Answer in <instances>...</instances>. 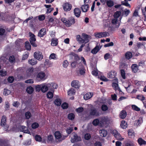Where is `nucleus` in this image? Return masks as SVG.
I'll list each match as a JSON object with an SVG mask.
<instances>
[{
    "mask_svg": "<svg viewBox=\"0 0 146 146\" xmlns=\"http://www.w3.org/2000/svg\"><path fill=\"white\" fill-rule=\"evenodd\" d=\"M73 130L72 128L70 127L67 129L66 132L68 134H70L72 132Z\"/></svg>",
    "mask_w": 146,
    "mask_h": 146,
    "instance_id": "nucleus-63",
    "label": "nucleus"
},
{
    "mask_svg": "<svg viewBox=\"0 0 146 146\" xmlns=\"http://www.w3.org/2000/svg\"><path fill=\"white\" fill-rule=\"evenodd\" d=\"M81 8L82 12H86L89 9V5L87 4H84V5H83L81 7Z\"/></svg>",
    "mask_w": 146,
    "mask_h": 146,
    "instance_id": "nucleus-22",
    "label": "nucleus"
},
{
    "mask_svg": "<svg viewBox=\"0 0 146 146\" xmlns=\"http://www.w3.org/2000/svg\"><path fill=\"white\" fill-rule=\"evenodd\" d=\"M41 91L43 93L46 92L49 89L48 87V84L46 83L42 84Z\"/></svg>",
    "mask_w": 146,
    "mask_h": 146,
    "instance_id": "nucleus-18",
    "label": "nucleus"
},
{
    "mask_svg": "<svg viewBox=\"0 0 146 146\" xmlns=\"http://www.w3.org/2000/svg\"><path fill=\"white\" fill-rule=\"evenodd\" d=\"M46 29L43 28L41 29L38 33V36L40 37L43 36L46 34Z\"/></svg>",
    "mask_w": 146,
    "mask_h": 146,
    "instance_id": "nucleus-19",
    "label": "nucleus"
},
{
    "mask_svg": "<svg viewBox=\"0 0 146 146\" xmlns=\"http://www.w3.org/2000/svg\"><path fill=\"white\" fill-rule=\"evenodd\" d=\"M48 87L49 90L54 92V89H56L58 87V86L56 83L51 82L48 84Z\"/></svg>",
    "mask_w": 146,
    "mask_h": 146,
    "instance_id": "nucleus-10",
    "label": "nucleus"
},
{
    "mask_svg": "<svg viewBox=\"0 0 146 146\" xmlns=\"http://www.w3.org/2000/svg\"><path fill=\"white\" fill-rule=\"evenodd\" d=\"M45 73L42 72L38 73L36 75V79L38 82L44 81L46 79Z\"/></svg>",
    "mask_w": 146,
    "mask_h": 146,
    "instance_id": "nucleus-3",
    "label": "nucleus"
},
{
    "mask_svg": "<svg viewBox=\"0 0 146 146\" xmlns=\"http://www.w3.org/2000/svg\"><path fill=\"white\" fill-rule=\"evenodd\" d=\"M100 49L99 47L98 46H96L92 50L91 52L93 54H95L99 51Z\"/></svg>",
    "mask_w": 146,
    "mask_h": 146,
    "instance_id": "nucleus-27",
    "label": "nucleus"
},
{
    "mask_svg": "<svg viewBox=\"0 0 146 146\" xmlns=\"http://www.w3.org/2000/svg\"><path fill=\"white\" fill-rule=\"evenodd\" d=\"M100 135L102 137H106L107 135V131L104 129L100 130L99 131Z\"/></svg>",
    "mask_w": 146,
    "mask_h": 146,
    "instance_id": "nucleus-26",
    "label": "nucleus"
},
{
    "mask_svg": "<svg viewBox=\"0 0 146 146\" xmlns=\"http://www.w3.org/2000/svg\"><path fill=\"white\" fill-rule=\"evenodd\" d=\"M101 109L103 111H106L108 110V108L106 105L103 104L102 106Z\"/></svg>",
    "mask_w": 146,
    "mask_h": 146,
    "instance_id": "nucleus-49",
    "label": "nucleus"
},
{
    "mask_svg": "<svg viewBox=\"0 0 146 146\" xmlns=\"http://www.w3.org/2000/svg\"><path fill=\"white\" fill-rule=\"evenodd\" d=\"M22 131L25 133L30 134V132L28 128L24 126H22L21 127Z\"/></svg>",
    "mask_w": 146,
    "mask_h": 146,
    "instance_id": "nucleus-28",
    "label": "nucleus"
},
{
    "mask_svg": "<svg viewBox=\"0 0 146 146\" xmlns=\"http://www.w3.org/2000/svg\"><path fill=\"white\" fill-rule=\"evenodd\" d=\"M121 15V12L119 11H117L115 12L114 15V17L115 18L118 19L119 20V17H120ZM121 17H120V18Z\"/></svg>",
    "mask_w": 146,
    "mask_h": 146,
    "instance_id": "nucleus-36",
    "label": "nucleus"
},
{
    "mask_svg": "<svg viewBox=\"0 0 146 146\" xmlns=\"http://www.w3.org/2000/svg\"><path fill=\"white\" fill-rule=\"evenodd\" d=\"M34 58L37 60H40L43 58L42 52L39 51L35 52L34 54Z\"/></svg>",
    "mask_w": 146,
    "mask_h": 146,
    "instance_id": "nucleus-9",
    "label": "nucleus"
},
{
    "mask_svg": "<svg viewBox=\"0 0 146 146\" xmlns=\"http://www.w3.org/2000/svg\"><path fill=\"white\" fill-rule=\"evenodd\" d=\"M116 75V72L115 71H111L109 72L107 74L108 78L110 79L115 78Z\"/></svg>",
    "mask_w": 146,
    "mask_h": 146,
    "instance_id": "nucleus-17",
    "label": "nucleus"
},
{
    "mask_svg": "<svg viewBox=\"0 0 146 146\" xmlns=\"http://www.w3.org/2000/svg\"><path fill=\"white\" fill-rule=\"evenodd\" d=\"M113 80L115 82H113L112 83V87L115 91L118 90L119 92H121V89L118 87V85L117 84L118 79L117 78H115Z\"/></svg>",
    "mask_w": 146,
    "mask_h": 146,
    "instance_id": "nucleus-8",
    "label": "nucleus"
},
{
    "mask_svg": "<svg viewBox=\"0 0 146 146\" xmlns=\"http://www.w3.org/2000/svg\"><path fill=\"white\" fill-rule=\"evenodd\" d=\"M75 89L73 88L70 89L68 92V95L71 96L74 95L75 93Z\"/></svg>",
    "mask_w": 146,
    "mask_h": 146,
    "instance_id": "nucleus-29",
    "label": "nucleus"
},
{
    "mask_svg": "<svg viewBox=\"0 0 146 146\" xmlns=\"http://www.w3.org/2000/svg\"><path fill=\"white\" fill-rule=\"evenodd\" d=\"M88 111L89 115L87 118L88 119L90 118L92 116H97L99 115L97 110L93 106L88 110Z\"/></svg>",
    "mask_w": 146,
    "mask_h": 146,
    "instance_id": "nucleus-1",
    "label": "nucleus"
},
{
    "mask_svg": "<svg viewBox=\"0 0 146 146\" xmlns=\"http://www.w3.org/2000/svg\"><path fill=\"white\" fill-rule=\"evenodd\" d=\"M54 103L56 105L59 106L61 104V100L60 99H57L55 100Z\"/></svg>",
    "mask_w": 146,
    "mask_h": 146,
    "instance_id": "nucleus-39",
    "label": "nucleus"
},
{
    "mask_svg": "<svg viewBox=\"0 0 146 146\" xmlns=\"http://www.w3.org/2000/svg\"><path fill=\"white\" fill-rule=\"evenodd\" d=\"M49 59L50 60H56L57 59L56 55L54 53H52L50 56Z\"/></svg>",
    "mask_w": 146,
    "mask_h": 146,
    "instance_id": "nucleus-40",
    "label": "nucleus"
},
{
    "mask_svg": "<svg viewBox=\"0 0 146 146\" xmlns=\"http://www.w3.org/2000/svg\"><path fill=\"white\" fill-rule=\"evenodd\" d=\"M47 141L48 143H51L53 140V136L51 135H50L47 137Z\"/></svg>",
    "mask_w": 146,
    "mask_h": 146,
    "instance_id": "nucleus-41",
    "label": "nucleus"
},
{
    "mask_svg": "<svg viewBox=\"0 0 146 146\" xmlns=\"http://www.w3.org/2000/svg\"><path fill=\"white\" fill-rule=\"evenodd\" d=\"M109 34L108 33L106 32L97 33H94L95 37L98 38L108 36H109Z\"/></svg>",
    "mask_w": 146,
    "mask_h": 146,
    "instance_id": "nucleus-6",
    "label": "nucleus"
},
{
    "mask_svg": "<svg viewBox=\"0 0 146 146\" xmlns=\"http://www.w3.org/2000/svg\"><path fill=\"white\" fill-rule=\"evenodd\" d=\"M106 5L109 7H113L114 5L113 1L111 0H109L107 1L106 2Z\"/></svg>",
    "mask_w": 146,
    "mask_h": 146,
    "instance_id": "nucleus-30",
    "label": "nucleus"
},
{
    "mask_svg": "<svg viewBox=\"0 0 146 146\" xmlns=\"http://www.w3.org/2000/svg\"><path fill=\"white\" fill-rule=\"evenodd\" d=\"M84 110V108L82 107H80L76 110V111L79 113L82 112Z\"/></svg>",
    "mask_w": 146,
    "mask_h": 146,
    "instance_id": "nucleus-53",
    "label": "nucleus"
},
{
    "mask_svg": "<svg viewBox=\"0 0 146 146\" xmlns=\"http://www.w3.org/2000/svg\"><path fill=\"white\" fill-rule=\"evenodd\" d=\"M47 96L48 98L51 99L53 96V93L51 92H48L47 94Z\"/></svg>",
    "mask_w": 146,
    "mask_h": 146,
    "instance_id": "nucleus-46",
    "label": "nucleus"
},
{
    "mask_svg": "<svg viewBox=\"0 0 146 146\" xmlns=\"http://www.w3.org/2000/svg\"><path fill=\"white\" fill-rule=\"evenodd\" d=\"M94 146H102V144L101 142L97 141L94 143Z\"/></svg>",
    "mask_w": 146,
    "mask_h": 146,
    "instance_id": "nucleus-64",
    "label": "nucleus"
},
{
    "mask_svg": "<svg viewBox=\"0 0 146 146\" xmlns=\"http://www.w3.org/2000/svg\"><path fill=\"white\" fill-rule=\"evenodd\" d=\"M70 137L71 138V141L72 143H75L81 140V137L78 135L77 134L75 133H72L70 135Z\"/></svg>",
    "mask_w": 146,
    "mask_h": 146,
    "instance_id": "nucleus-2",
    "label": "nucleus"
},
{
    "mask_svg": "<svg viewBox=\"0 0 146 146\" xmlns=\"http://www.w3.org/2000/svg\"><path fill=\"white\" fill-rule=\"evenodd\" d=\"M71 86L75 88H78L80 86L79 84V82L77 80H74L71 83Z\"/></svg>",
    "mask_w": 146,
    "mask_h": 146,
    "instance_id": "nucleus-20",
    "label": "nucleus"
},
{
    "mask_svg": "<svg viewBox=\"0 0 146 146\" xmlns=\"http://www.w3.org/2000/svg\"><path fill=\"white\" fill-rule=\"evenodd\" d=\"M137 141L139 144L140 145L146 144V141L141 138H139L137 140Z\"/></svg>",
    "mask_w": 146,
    "mask_h": 146,
    "instance_id": "nucleus-31",
    "label": "nucleus"
},
{
    "mask_svg": "<svg viewBox=\"0 0 146 146\" xmlns=\"http://www.w3.org/2000/svg\"><path fill=\"white\" fill-rule=\"evenodd\" d=\"M121 4L125 5L126 7H130V4L128 3V1H122L121 2Z\"/></svg>",
    "mask_w": 146,
    "mask_h": 146,
    "instance_id": "nucleus-60",
    "label": "nucleus"
},
{
    "mask_svg": "<svg viewBox=\"0 0 146 146\" xmlns=\"http://www.w3.org/2000/svg\"><path fill=\"white\" fill-rule=\"evenodd\" d=\"M11 93V91L10 90L5 88L3 92V94L5 96H7L9 94Z\"/></svg>",
    "mask_w": 146,
    "mask_h": 146,
    "instance_id": "nucleus-48",
    "label": "nucleus"
},
{
    "mask_svg": "<svg viewBox=\"0 0 146 146\" xmlns=\"http://www.w3.org/2000/svg\"><path fill=\"white\" fill-rule=\"evenodd\" d=\"M131 107L132 109L135 111H139L140 110V109L137 106L135 105H132Z\"/></svg>",
    "mask_w": 146,
    "mask_h": 146,
    "instance_id": "nucleus-45",
    "label": "nucleus"
},
{
    "mask_svg": "<svg viewBox=\"0 0 146 146\" xmlns=\"http://www.w3.org/2000/svg\"><path fill=\"white\" fill-rule=\"evenodd\" d=\"M14 80V78L13 76H9L7 79L8 81L10 83L13 82Z\"/></svg>",
    "mask_w": 146,
    "mask_h": 146,
    "instance_id": "nucleus-56",
    "label": "nucleus"
},
{
    "mask_svg": "<svg viewBox=\"0 0 146 146\" xmlns=\"http://www.w3.org/2000/svg\"><path fill=\"white\" fill-rule=\"evenodd\" d=\"M132 54L130 52H127L125 55V57L127 59H129L132 58Z\"/></svg>",
    "mask_w": 146,
    "mask_h": 146,
    "instance_id": "nucleus-32",
    "label": "nucleus"
},
{
    "mask_svg": "<svg viewBox=\"0 0 146 146\" xmlns=\"http://www.w3.org/2000/svg\"><path fill=\"white\" fill-rule=\"evenodd\" d=\"M61 107L63 109H66L68 108V104L67 103L64 102L62 104Z\"/></svg>",
    "mask_w": 146,
    "mask_h": 146,
    "instance_id": "nucleus-59",
    "label": "nucleus"
},
{
    "mask_svg": "<svg viewBox=\"0 0 146 146\" xmlns=\"http://www.w3.org/2000/svg\"><path fill=\"white\" fill-rule=\"evenodd\" d=\"M45 18V16L44 15H40L38 16V19L40 21H42L44 20Z\"/></svg>",
    "mask_w": 146,
    "mask_h": 146,
    "instance_id": "nucleus-55",
    "label": "nucleus"
},
{
    "mask_svg": "<svg viewBox=\"0 0 146 146\" xmlns=\"http://www.w3.org/2000/svg\"><path fill=\"white\" fill-rule=\"evenodd\" d=\"M34 69L33 67L29 68L27 71V75L28 77L33 76L35 74L34 73Z\"/></svg>",
    "mask_w": 146,
    "mask_h": 146,
    "instance_id": "nucleus-13",
    "label": "nucleus"
},
{
    "mask_svg": "<svg viewBox=\"0 0 146 146\" xmlns=\"http://www.w3.org/2000/svg\"><path fill=\"white\" fill-rule=\"evenodd\" d=\"M131 68L132 72L135 73L137 72L139 70L138 65L135 64H132L131 66Z\"/></svg>",
    "mask_w": 146,
    "mask_h": 146,
    "instance_id": "nucleus-16",
    "label": "nucleus"
},
{
    "mask_svg": "<svg viewBox=\"0 0 146 146\" xmlns=\"http://www.w3.org/2000/svg\"><path fill=\"white\" fill-rule=\"evenodd\" d=\"M99 123V120L98 119H94L93 122V124L95 126H97Z\"/></svg>",
    "mask_w": 146,
    "mask_h": 146,
    "instance_id": "nucleus-47",
    "label": "nucleus"
},
{
    "mask_svg": "<svg viewBox=\"0 0 146 146\" xmlns=\"http://www.w3.org/2000/svg\"><path fill=\"white\" fill-rule=\"evenodd\" d=\"M58 41L57 39L54 38L51 39V44L52 46H56L58 44Z\"/></svg>",
    "mask_w": 146,
    "mask_h": 146,
    "instance_id": "nucleus-25",
    "label": "nucleus"
},
{
    "mask_svg": "<svg viewBox=\"0 0 146 146\" xmlns=\"http://www.w3.org/2000/svg\"><path fill=\"white\" fill-rule=\"evenodd\" d=\"M55 137L57 142H60L64 140L66 137V136H62L61 133L59 131H56L54 133Z\"/></svg>",
    "mask_w": 146,
    "mask_h": 146,
    "instance_id": "nucleus-4",
    "label": "nucleus"
},
{
    "mask_svg": "<svg viewBox=\"0 0 146 146\" xmlns=\"http://www.w3.org/2000/svg\"><path fill=\"white\" fill-rule=\"evenodd\" d=\"M29 34L30 36L29 41L31 44L33 46L36 47L37 45L35 42L36 41L35 35L31 32H29Z\"/></svg>",
    "mask_w": 146,
    "mask_h": 146,
    "instance_id": "nucleus-5",
    "label": "nucleus"
},
{
    "mask_svg": "<svg viewBox=\"0 0 146 146\" xmlns=\"http://www.w3.org/2000/svg\"><path fill=\"white\" fill-rule=\"evenodd\" d=\"M68 64V62L67 60H64L63 62V67L65 68H67Z\"/></svg>",
    "mask_w": 146,
    "mask_h": 146,
    "instance_id": "nucleus-52",
    "label": "nucleus"
},
{
    "mask_svg": "<svg viewBox=\"0 0 146 146\" xmlns=\"http://www.w3.org/2000/svg\"><path fill=\"white\" fill-rule=\"evenodd\" d=\"M38 124L36 123L35 122L33 123L32 125V127L33 129H36L38 127Z\"/></svg>",
    "mask_w": 146,
    "mask_h": 146,
    "instance_id": "nucleus-58",
    "label": "nucleus"
},
{
    "mask_svg": "<svg viewBox=\"0 0 146 146\" xmlns=\"http://www.w3.org/2000/svg\"><path fill=\"white\" fill-rule=\"evenodd\" d=\"M120 126L122 128L125 129L127 127V124L125 121L123 120L121 122Z\"/></svg>",
    "mask_w": 146,
    "mask_h": 146,
    "instance_id": "nucleus-34",
    "label": "nucleus"
},
{
    "mask_svg": "<svg viewBox=\"0 0 146 146\" xmlns=\"http://www.w3.org/2000/svg\"><path fill=\"white\" fill-rule=\"evenodd\" d=\"M64 10L65 11H70L72 9V5L69 3H64L62 6Z\"/></svg>",
    "mask_w": 146,
    "mask_h": 146,
    "instance_id": "nucleus-7",
    "label": "nucleus"
},
{
    "mask_svg": "<svg viewBox=\"0 0 146 146\" xmlns=\"http://www.w3.org/2000/svg\"><path fill=\"white\" fill-rule=\"evenodd\" d=\"M75 115L73 113H69L68 115V118L70 120H72L74 119Z\"/></svg>",
    "mask_w": 146,
    "mask_h": 146,
    "instance_id": "nucleus-43",
    "label": "nucleus"
},
{
    "mask_svg": "<svg viewBox=\"0 0 146 146\" xmlns=\"http://www.w3.org/2000/svg\"><path fill=\"white\" fill-rule=\"evenodd\" d=\"M6 117L5 116V115L3 116L1 121V126H3L5 125L6 124Z\"/></svg>",
    "mask_w": 146,
    "mask_h": 146,
    "instance_id": "nucleus-24",
    "label": "nucleus"
},
{
    "mask_svg": "<svg viewBox=\"0 0 146 146\" xmlns=\"http://www.w3.org/2000/svg\"><path fill=\"white\" fill-rule=\"evenodd\" d=\"M137 98L138 99L142 101L144 100L145 99V97L143 95H138L137 96Z\"/></svg>",
    "mask_w": 146,
    "mask_h": 146,
    "instance_id": "nucleus-62",
    "label": "nucleus"
},
{
    "mask_svg": "<svg viewBox=\"0 0 146 146\" xmlns=\"http://www.w3.org/2000/svg\"><path fill=\"white\" fill-rule=\"evenodd\" d=\"M75 19L73 17H70L68 20V23L66 24V26L67 27H70L72 25L74 24L75 23Z\"/></svg>",
    "mask_w": 146,
    "mask_h": 146,
    "instance_id": "nucleus-14",
    "label": "nucleus"
},
{
    "mask_svg": "<svg viewBox=\"0 0 146 146\" xmlns=\"http://www.w3.org/2000/svg\"><path fill=\"white\" fill-rule=\"evenodd\" d=\"M41 86L42 84L37 85L35 86L36 91L39 92L40 90L41 91Z\"/></svg>",
    "mask_w": 146,
    "mask_h": 146,
    "instance_id": "nucleus-54",
    "label": "nucleus"
},
{
    "mask_svg": "<svg viewBox=\"0 0 146 146\" xmlns=\"http://www.w3.org/2000/svg\"><path fill=\"white\" fill-rule=\"evenodd\" d=\"M28 62L29 64L32 65H35L37 63V61L35 58H33L31 60H29Z\"/></svg>",
    "mask_w": 146,
    "mask_h": 146,
    "instance_id": "nucleus-33",
    "label": "nucleus"
},
{
    "mask_svg": "<svg viewBox=\"0 0 146 146\" xmlns=\"http://www.w3.org/2000/svg\"><path fill=\"white\" fill-rule=\"evenodd\" d=\"M89 41V39H82V38L79 41V42L80 43H86Z\"/></svg>",
    "mask_w": 146,
    "mask_h": 146,
    "instance_id": "nucleus-50",
    "label": "nucleus"
},
{
    "mask_svg": "<svg viewBox=\"0 0 146 146\" xmlns=\"http://www.w3.org/2000/svg\"><path fill=\"white\" fill-rule=\"evenodd\" d=\"M25 115L26 118L28 119L31 117V114L30 111H28L25 113Z\"/></svg>",
    "mask_w": 146,
    "mask_h": 146,
    "instance_id": "nucleus-44",
    "label": "nucleus"
},
{
    "mask_svg": "<svg viewBox=\"0 0 146 146\" xmlns=\"http://www.w3.org/2000/svg\"><path fill=\"white\" fill-rule=\"evenodd\" d=\"M7 74V72L6 71L2 70L0 71V76H6Z\"/></svg>",
    "mask_w": 146,
    "mask_h": 146,
    "instance_id": "nucleus-42",
    "label": "nucleus"
},
{
    "mask_svg": "<svg viewBox=\"0 0 146 146\" xmlns=\"http://www.w3.org/2000/svg\"><path fill=\"white\" fill-rule=\"evenodd\" d=\"M74 15L77 17H79L80 16L81 11L80 8H75L74 9Z\"/></svg>",
    "mask_w": 146,
    "mask_h": 146,
    "instance_id": "nucleus-15",
    "label": "nucleus"
},
{
    "mask_svg": "<svg viewBox=\"0 0 146 146\" xmlns=\"http://www.w3.org/2000/svg\"><path fill=\"white\" fill-rule=\"evenodd\" d=\"M0 146H8L7 145L6 143L2 139H0Z\"/></svg>",
    "mask_w": 146,
    "mask_h": 146,
    "instance_id": "nucleus-57",
    "label": "nucleus"
},
{
    "mask_svg": "<svg viewBox=\"0 0 146 146\" xmlns=\"http://www.w3.org/2000/svg\"><path fill=\"white\" fill-rule=\"evenodd\" d=\"M33 88L31 86L28 87L26 89L27 92L29 94H32L33 92Z\"/></svg>",
    "mask_w": 146,
    "mask_h": 146,
    "instance_id": "nucleus-38",
    "label": "nucleus"
},
{
    "mask_svg": "<svg viewBox=\"0 0 146 146\" xmlns=\"http://www.w3.org/2000/svg\"><path fill=\"white\" fill-rule=\"evenodd\" d=\"M127 115V113L126 111L123 110H122L120 112L119 114V117L120 118L123 119H124Z\"/></svg>",
    "mask_w": 146,
    "mask_h": 146,
    "instance_id": "nucleus-23",
    "label": "nucleus"
},
{
    "mask_svg": "<svg viewBox=\"0 0 146 146\" xmlns=\"http://www.w3.org/2000/svg\"><path fill=\"white\" fill-rule=\"evenodd\" d=\"M120 72L122 77L123 79H125V75L124 70L121 69V70Z\"/></svg>",
    "mask_w": 146,
    "mask_h": 146,
    "instance_id": "nucleus-51",
    "label": "nucleus"
},
{
    "mask_svg": "<svg viewBox=\"0 0 146 146\" xmlns=\"http://www.w3.org/2000/svg\"><path fill=\"white\" fill-rule=\"evenodd\" d=\"M130 11L127 9H125L124 11V13L125 16H127L130 13Z\"/></svg>",
    "mask_w": 146,
    "mask_h": 146,
    "instance_id": "nucleus-61",
    "label": "nucleus"
},
{
    "mask_svg": "<svg viewBox=\"0 0 146 146\" xmlns=\"http://www.w3.org/2000/svg\"><path fill=\"white\" fill-rule=\"evenodd\" d=\"M93 95V92H88L84 95V98L85 100H88L91 98Z\"/></svg>",
    "mask_w": 146,
    "mask_h": 146,
    "instance_id": "nucleus-21",
    "label": "nucleus"
},
{
    "mask_svg": "<svg viewBox=\"0 0 146 146\" xmlns=\"http://www.w3.org/2000/svg\"><path fill=\"white\" fill-rule=\"evenodd\" d=\"M128 135L129 137H133L134 136V133L133 131L131 129L129 130L128 131Z\"/></svg>",
    "mask_w": 146,
    "mask_h": 146,
    "instance_id": "nucleus-37",
    "label": "nucleus"
},
{
    "mask_svg": "<svg viewBox=\"0 0 146 146\" xmlns=\"http://www.w3.org/2000/svg\"><path fill=\"white\" fill-rule=\"evenodd\" d=\"M25 47L26 49L27 50H30L31 49V45L28 41H26L25 42Z\"/></svg>",
    "mask_w": 146,
    "mask_h": 146,
    "instance_id": "nucleus-35",
    "label": "nucleus"
},
{
    "mask_svg": "<svg viewBox=\"0 0 146 146\" xmlns=\"http://www.w3.org/2000/svg\"><path fill=\"white\" fill-rule=\"evenodd\" d=\"M122 17H120L119 18V20L118 19H114L111 20V22L113 25H115L117 26V27H118L120 25V23Z\"/></svg>",
    "mask_w": 146,
    "mask_h": 146,
    "instance_id": "nucleus-12",
    "label": "nucleus"
},
{
    "mask_svg": "<svg viewBox=\"0 0 146 146\" xmlns=\"http://www.w3.org/2000/svg\"><path fill=\"white\" fill-rule=\"evenodd\" d=\"M113 134L116 139L118 140L122 141L124 139V138L121 137L120 133L116 130L113 131Z\"/></svg>",
    "mask_w": 146,
    "mask_h": 146,
    "instance_id": "nucleus-11",
    "label": "nucleus"
}]
</instances>
